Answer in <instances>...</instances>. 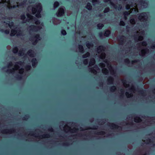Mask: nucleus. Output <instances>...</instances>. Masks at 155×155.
I'll return each instance as SVG.
<instances>
[{
  "label": "nucleus",
  "instance_id": "f257e3e1",
  "mask_svg": "<svg viewBox=\"0 0 155 155\" xmlns=\"http://www.w3.org/2000/svg\"><path fill=\"white\" fill-rule=\"evenodd\" d=\"M106 64L107 67L108 68L109 71L106 68L104 67H105V64H104L103 63H101L100 64V66L101 68H103L102 70V71L103 73L105 74H107L110 72V74H114V70L112 67L111 66V65L110 64L109 62L107 61L104 62Z\"/></svg>",
  "mask_w": 155,
  "mask_h": 155
},
{
  "label": "nucleus",
  "instance_id": "f03ea898",
  "mask_svg": "<svg viewBox=\"0 0 155 155\" xmlns=\"http://www.w3.org/2000/svg\"><path fill=\"white\" fill-rule=\"evenodd\" d=\"M42 7L41 4L39 3H37L32 8V12L33 14H35V16L37 18L41 17L40 12L42 10Z\"/></svg>",
  "mask_w": 155,
  "mask_h": 155
},
{
  "label": "nucleus",
  "instance_id": "7ed1b4c3",
  "mask_svg": "<svg viewBox=\"0 0 155 155\" xmlns=\"http://www.w3.org/2000/svg\"><path fill=\"white\" fill-rule=\"evenodd\" d=\"M104 48L102 46H99L97 48V51L98 52V53L101 52V55L100 56V58L102 59H103L104 58L105 56V54L103 52L104 50Z\"/></svg>",
  "mask_w": 155,
  "mask_h": 155
},
{
  "label": "nucleus",
  "instance_id": "20e7f679",
  "mask_svg": "<svg viewBox=\"0 0 155 155\" xmlns=\"http://www.w3.org/2000/svg\"><path fill=\"white\" fill-rule=\"evenodd\" d=\"M27 17L28 22L30 21L32 22L35 21V24L37 25L39 24H40V22L39 21H36L35 18H33L30 15L28 14L27 15Z\"/></svg>",
  "mask_w": 155,
  "mask_h": 155
},
{
  "label": "nucleus",
  "instance_id": "39448f33",
  "mask_svg": "<svg viewBox=\"0 0 155 155\" xmlns=\"http://www.w3.org/2000/svg\"><path fill=\"white\" fill-rule=\"evenodd\" d=\"M147 18V14L146 13H142L139 17V20L142 21H145Z\"/></svg>",
  "mask_w": 155,
  "mask_h": 155
},
{
  "label": "nucleus",
  "instance_id": "423d86ee",
  "mask_svg": "<svg viewBox=\"0 0 155 155\" xmlns=\"http://www.w3.org/2000/svg\"><path fill=\"white\" fill-rule=\"evenodd\" d=\"M2 2L3 3H6V5H7L8 7L9 8H14L16 7V6H15L14 5L13 6H12L11 4L10 3V2L9 1H6V0H2ZM19 5L18 4H17V7H18Z\"/></svg>",
  "mask_w": 155,
  "mask_h": 155
},
{
  "label": "nucleus",
  "instance_id": "0eeeda50",
  "mask_svg": "<svg viewBox=\"0 0 155 155\" xmlns=\"http://www.w3.org/2000/svg\"><path fill=\"white\" fill-rule=\"evenodd\" d=\"M64 9L63 8H59L58 12L57 13V15L58 17L62 16L64 13Z\"/></svg>",
  "mask_w": 155,
  "mask_h": 155
},
{
  "label": "nucleus",
  "instance_id": "6e6552de",
  "mask_svg": "<svg viewBox=\"0 0 155 155\" xmlns=\"http://www.w3.org/2000/svg\"><path fill=\"white\" fill-rule=\"evenodd\" d=\"M21 34V31H19L17 32L16 30L15 31V30L12 29L10 34V35L12 36L15 35V34H16V35L18 36L20 35Z\"/></svg>",
  "mask_w": 155,
  "mask_h": 155
},
{
  "label": "nucleus",
  "instance_id": "1a4fd4ad",
  "mask_svg": "<svg viewBox=\"0 0 155 155\" xmlns=\"http://www.w3.org/2000/svg\"><path fill=\"white\" fill-rule=\"evenodd\" d=\"M23 64V63L21 62H19L17 64H16L15 65V67L13 69V71L15 70H18L19 68H20L21 66L22 67V65Z\"/></svg>",
  "mask_w": 155,
  "mask_h": 155
},
{
  "label": "nucleus",
  "instance_id": "9d476101",
  "mask_svg": "<svg viewBox=\"0 0 155 155\" xmlns=\"http://www.w3.org/2000/svg\"><path fill=\"white\" fill-rule=\"evenodd\" d=\"M132 8H131L130 10H132L131 13H137L138 12V8L137 5H135Z\"/></svg>",
  "mask_w": 155,
  "mask_h": 155
},
{
  "label": "nucleus",
  "instance_id": "9b49d317",
  "mask_svg": "<svg viewBox=\"0 0 155 155\" xmlns=\"http://www.w3.org/2000/svg\"><path fill=\"white\" fill-rule=\"evenodd\" d=\"M31 27H33V28H32L31 30L35 31H38L39 29L42 28L41 27H40V25H37V26H31Z\"/></svg>",
  "mask_w": 155,
  "mask_h": 155
},
{
  "label": "nucleus",
  "instance_id": "f8f14e48",
  "mask_svg": "<svg viewBox=\"0 0 155 155\" xmlns=\"http://www.w3.org/2000/svg\"><path fill=\"white\" fill-rule=\"evenodd\" d=\"M28 54L31 57H33L34 56V52L32 50H30L28 52Z\"/></svg>",
  "mask_w": 155,
  "mask_h": 155
},
{
  "label": "nucleus",
  "instance_id": "ddd939ff",
  "mask_svg": "<svg viewBox=\"0 0 155 155\" xmlns=\"http://www.w3.org/2000/svg\"><path fill=\"white\" fill-rule=\"evenodd\" d=\"M32 65L33 67H35L37 64V61L35 59H33L32 60Z\"/></svg>",
  "mask_w": 155,
  "mask_h": 155
},
{
  "label": "nucleus",
  "instance_id": "4468645a",
  "mask_svg": "<svg viewBox=\"0 0 155 155\" xmlns=\"http://www.w3.org/2000/svg\"><path fill=\"white\" fill-rule=\"evenodd\" d=\"M95 63V61L94 59H92L91 60L89 63V65L91 66L94 65Z\"/></svg>",
  "mask_w": 155,
  "mask_h": 155
},
{
  "label": "nucleus",
  "instance_id": "2eb2a0df",
  "mask_svg": "<svg viewBox=\"0 0 155 155\" xmlns=\"http://www.w3.org/2000/svg\"><path fill=\"white\" fill-rule=\"evenodd\" d=\"M134 121L135 122H139L141 120L139 117H137L134 118Z\"/></svg>",
  "mask_w": 155,
  "mask_h": 155
},
{
  "label": "nucleus",
  "instance_id": "dca6fc26",
  "mask_svg": "<svg viewBox=\"0 0 155 155\" xmlns=\"http://www.w3.org/2000/svg\"><path fill=\"white\" fill-rule=\"evenodd\" d=\"M91 4L89 3H88L87 4V5L86 6V8L88 9V10L91 9Z\"/></svg>",
  "mask_w": 155,
  "mask_h": 155
},
{
  "label": "nucleus",
  "instance_id": "f3484780",
  "mask_svg": "<svg viewBox=\"0 0 155 155\" xmlns=\"http://www.w3.org/2000/svg\"><path fill=\"white\" fill-rule=\"evenodd\" d=\"M110 31L107 30L105 31L104 33V35L106 36L107 37L110 34Z\"/></svg>",
  "mask_w": 155,
  "mask_h": 155
},
{
  "label": "nucleus",
  "instance_id": "a211bd4d",
  "mask_svg": "<svg viewBox=\"0 0 155 155\" xmlns=\"http://www.w3.org/2000/svg\"><path fill=\"white\" fill-rule=\"evenodd\" d=\"M111 0H104V1L105 2H109L110 3V4L114 8H116V7L114 5V4H113V3L111 2Z\"/></svg>",
  "mask_w": 155,
  "mask_h": 155
},
{
  "label": "nucleus",
  "instance_id": "6ab92c4d",
  "mask_svg": "<svg viewBox=\"0 0 155 155\" xmlns=\"http://www.w3.org/2000/svg\"><path fill=\"white\" fill-rule=\"evenodd\" d=\"M59 4L58 2H55L54 5V8H56L58 5Z\"/></svg>",
  "mask_w": 155,
  "mask_h": 155
},
{
  "label": "nucleus",
  "instance_id": "aec40b11",
  "mask_svg": "<svg viewBox=\"0 0 155 155\" xmlns=\"http://www.w3.org/2000/svg\"><path fill=\"white\" fill-rule=\"evenodd\" d=\"M86 46L88 48H90L91 47H92L93 45L91 43L87 42L86 43Z\"/></svg>",
  "mask_w": 155,
  "mask_h": 155
},
{
  "label": "nucleus",
  "instance_id": "412c9836",
  "mask_svg": "<svg viewBox=\"0 0 155 155\" xmlns=\"http://www.w3.org/2000/svg\"><path fill=\"white\" fill-rule=\"evenodd\" d=\"M79 48L80 51L81 52H82L83 50V46L82 45H79Z\"/></svg>",
  "mask_w": 155,
  "mask_h": 155
},
{
  "label": "nucleus",
  "instance_id": "4be33fe9",
  "mask_svg": "<svg viewBox=\"0 0 155 155\" xmlns=\"http://www.w3.org/2000/svg\"><path fill=\"white\" fill-rule=\"evenodd\" d=\"M103 26V25L102 24H99L97 25V27L98 29L101 28Z\"/></svg>",
  "mask_w": 155,
  "mask_h": 155
},
{
  "label": "nucleus",
  "instance_id": "5701e85b",
  "mask_svg": "<svg viewBox=\"0 0 155 155\" xmlns=\"http://www.w3.org/2000/svg\"><path fill=\"white\" fill-rule=\"evenodd\" d=\"M126 94L127 97H130L132 96V94H129L127 92L126 93Z\"/></svg>",
  "mask_w": 155,
  "mask_h": 155
},
{
  "label": "nucleus",
  "instance_id": "b1692460",
  "mask_svg": "<svg viewBox=\"0 0 155 155\" xmlns=\"http://www.w3.org/2000/svg\"><path fill=\"white\" fill-rule=\"evenodd\" d=\"M18 51V48L17 47H15L13 49V52L14 53H16Z\"/></svg>",
  "mask_w": 155,
  "mask_h": 155
},
{
  "label": "nucleus",
  "instance_id": "393cba45",
  "mask_svg": "<svg viewBox=\"0 0 155 155\" xmlns=\"http://www.w3.org/2000/svg\"><path fill=\"white\" fill-rule=\"evenodd\" d=\"M8 25L9 26L10 28H12V26H13V23L12 22H10V23H8Z\"/></svg>",
  "mask_w": 155,
  "mask_h": 155
},
{
  "label": "nucleus",
  "instance_id": "a878e982",
  "mask_svg": "<svg viewBox=\"0 0 155 155\" xmlns=\"http://www.w3.org/2000/svg\"><path fill=\"white\" fill-rule=\"evenodd\" d=\"M35 39L36 41L40 40V38L38 35H37L35 37Z\"/></svg>",
  "mask_w": 155,
  "mask_h": 155
},
{
  "label": "nucleus",
  "instance_id": "bb28decb",
  "mask_svg": "<svg viewBox=\"0 0 155 155\" xmlns=\"http://www.w3.org/2000/svg\"><path fill=\"white\" fill-rule=\"evenodd\" d=\"M90 71L94 74H95L97 72V71H96L95 69H91Z\"/></svg>",
  "mask_w": 155,
  "mask_h": 155
},
{
  "label": "nucleus",
  "instance_id": "cd10ccee",
  "mask_svg": "<svg viewBox=\"0 0 155 155\" xmlns=\"http://www.w3.org/2000/svg\"><path fill=\"white\" fill-rule=\"evenodd\" d=\"M61 33L62 34L64 35H66V31L64 30H62L61 31Z\"/></svg>",
  "mask_w": 155,
  "mask_h": 155
},
{
  "label": "nucleus",
  "instance_id": "c85d7f7f",
  "mask_svg": "<svg viewBox=\"0 0 155 155\" xmlns=\"http://www.w3.org/2000/svg\"><path fill=\"white\" fill-rule=\"evenodd\" d=\"M89 55V53L88 52L85 55L83 56V58H85L88 56Z\"/></svg>",
  "mask_w": 155,
  "mask_h": 155
},
{
  "label": "nucleus",
  "instance_id": "c756f323",
  "mask_svg": "<svg viewBox=\"0 0 155 155\" xmlns=\"http://www.w3.org/2000/svg\"><path fill=\"white\" fill-rule=\"evenodd\" d=\"M130 22L132 24H134V23L135 22L134 20L133 19H131L130 20Z\"/></svg>",
  "mask_w": 155,
  "mask_h": 155
},
{
  "label": "nucleus",
  "instance_id": "7c9ffc66",
  "mask_svg": "<svg viewBox=\"0 0 155 155\" xmlns=\"http://www.w3.org/2000/svg\"><path fill=\"white\" fill-rule=\"evenodd\" d=\"M109 8H107L105 9V10L104 11V13L107 12H108L109 11Z\"/></svg>",
  "mask_w": 155,
  "mask_h": 155
},
{
  "label": "nucleus",
  "instance_id": "2f4dec72",
  "mask_svg": "<svg viewBox=\"0 0 155 155\" xmlns=\"http://www.w3.org/2000/svg\"><path fill=\"white\" fill-rule=\"evenodd\" d=\"M24 51L23 50H22L21 51V52H20L19 53V54L20 55H23L24 54Z\"/></svg>",
  "mask_w": 155,
  "mask_h": 155
},
{
  "label": "nucleus",
  "instance_id": "473e14b6",
  "mask_svg": "<svg viewBox=\"0 0 155 155\" xmlns=\"http://www.w3.org/2000/svg\"><path fill=\"white\" fill-rule=\"evenodd\" d=\"M23 72V69L21 68L19 70V73L20 74L22 73Z\"/></svg>",
  "mask_w": 155,
  "mask_h": 155
},
{
  "label": "nucleus",
  "instance_id": "72a5a7b5",
  "mask_svg": "<svg viewBox=\"0 0 155 155\" xmlns=\"http://www.w3.org/2000/svg\"><path fill=\"white\" fill-rule=\"evenodd\" d=\"M120 24L121 25L124 26L125 25V23L124 22L121 21H120Z\"/></svg>",
  "mask_w": 155,
  "mask_h": 155
},
{
  "label": "nucleus",
  "instance_id": "f704fd0d",
  "mask_svg": "<svg viewBox=\"0 0 155 155\" xmlns=\"http://www.w3.org/2000/svg\"><path fill=\"white\" fill-rule=\"evenodd\" d=\"M143 39V37L142 36H140L139 37L138 40L139 41H141V40H142Z\"/></svg>",
  "mask_w": 155,
  "mask_h": 155
},
{
  "label": "nucleus",
  "instance_id": "c9c22d12",
  "mask_svg": "<svg viewBox=\"0 0 155 155\" xmlns=\"http://www.w3.org/2000/svg\"><path fill=\"white\" fill-rule=\"evenodd\" d=\"M88 60L87 59H85L84 61V63L85 64H87V63H88Z\"/></svg>",
  "mask_w": 155,
  "mask_h": 155
},
{
  "label": "nucleus",
  "instance_id": "e433bc0d",
  "mask_svg": "<svg viewBox=\"0 0 155 155\" xmlns=\"http://www.w3.org/2000/svg\"><path fill=\"white\" fill-rule=\"evenodd\" d=\"M25 18V17L24 15H21V19L24 20Z\"/></svg>",
  "mask_w": 155,
  "mask_h": 155
},
{
  "label": "nucleus",
  "instance_id": "4c0bfd02",
  "mask_svg": "<svg viewBox=\"0 0 155 155\" xmlns=\"http://www.w3.org/2000/svg\"><path fill=\"white\" fill-rule=\"evenodd\" d=\"M142 45L143 46H146V45H147V43L146 42H142Z\"/></svg>",
  "mask_w": 155,
  "mask_h": 155
},
{
  "label": "nucleus",
  "instance_id": "58836bf2",
  "mask_svg": "<svg viewBox=\"0 0 155 155\" xmlns=\"http://www.w3.org/2000/svg\"><path fill=\"white\" fill-rule=\"evenodd\" d=\"M130 8V6H128V5H127L126 6V8L127 9H129Z\"/></svg>",
  "mask_w": 155,
  "mask_h": 155
},
{
  "label": "nucleus",
  "instance_id": "ea45409f",
  "mask_svg": "<svg viewBox=\"0 0 155 155\" xmlns=\"http://www.w3.org/2000/svg\"><path fill=\"white\" fill-rule=\"evenodd\" d=\"M31 68L30 66H28L27 67V68H26V70H29Z\"/></svg>",
  "mask_w": 155,
  "mask_h": 155
},
{
  "label": "nucleus",
  "instance_id": "a19ab883",
  "mask_svg": "<svg viewBox=\"0 0 155 155\" xmlns=\"http://www.w3.org/2000/svg\"><path fill=\"white\" fill-rule=\"evenodd\" d=\"M9 31H5V33L6 34H8L9 33Z\"/></svg>",
  "mask_w": 155,
  "mask_h": 155
},
{
  "label": "nucleus",
  "instance_id": "79ce46f5",
  "mask_svg": "<svg viewBox=\"0 0 155 155\" xmlns=\"http://www.w3.org/2000/svg\"><path fill=\"white\" fill-rule=\"evenodd\" d=\"M124 86L126 87H128V85H129L128 84H124Z\"/></svg>",
  "mask_w": 155,
  "mask_h": 155
},
{
  "label": "nucleus",
  "instance_id": "37998d69",
  "mask_svg": "<svg viewBox=\"0 0 155 155\" xmlns=\"http://www.w3.org/2000/svg\"><path fill=\"white\" fill-rule=\"evenodd\" d=\"M127 15L129 14L130 13H128L127 12H125L124 15H125V16H126V15H127Z\"/></svg>",
  "mask_w": 155,
  "mask_h": 155
},
{
  "label": "nucleus",
  "instance_id": "c03bdc74",
  "mask_svg": "<svg viewBox=\"0 0 155 155\" xmlns=\"http://www.w3.org/2000/svg\"><path fill=\"white\" fill-rule=\"evenodd\" d=\"M143 2H142L141 3V5H143H143Z\"/></svg>",
  "mask_w": 155,
  "mask_h": 155
},
{
  "label": "nucleus",
  "instance_id": "a18cd8bd",
  "mask_svg": "<svg viewBox=\"0 0 155 155\" xmlns=\"http://www.w3.org/2000/svg\"><path fill=\"white\" fill-rule=\"evenodd\" d=\"M12 63H11L10 64V65H11V66H12Z\"/></svg>",
  "mask_w": 155,
  "mask_h": 155
},
{
  "label": "nucleus",
  "instance_id": "49530a36",
  "mask_svg": "<svg viewBox=\"0 0 155 155\" xmlns=\"http://www.w3.org/2000/svg\"><path fill=\"white\" fill-rule=\"evenodd\" d=\"M94 0H92V2H93V3H94Z\"/></svg>",
  "mask_w": 155,
  "mask_h": 155
},
{
  "label": "nucleus",
  "instance_id": "de8ad7c7",
  "mask_svg": "<svg viewBox=\"0 0 155 155\" xmlns=\"http://www.w3.org/2000/svg\"><path fill=\"white\" fill-rule=\"evenodd\" d=\"M113 87L114 88V89H115L116 88L115 87Z\"/></svg>",
  "mask_w": 155,
  "mask_h": 155
},
{
  "label": "nucleus",
  "instance_id": "09e8293b",
  "mask_svg": "<svg viewBox=\"0 0 155 155\" xmlns=\"http://www.w3.org/2000/svg\"><path fill=\"white\" fill-rule=\"evenodd\" d=\"M41 25H42V24H41Z\"/></svg>",
  "mask_w": 155,
  "mask_h": 155
}]
</instances>
